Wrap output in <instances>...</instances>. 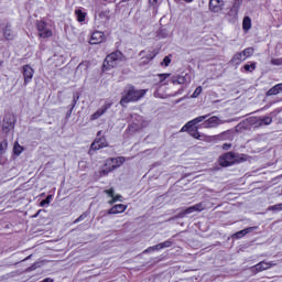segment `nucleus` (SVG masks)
Listing matches in <instances>:
<instances>
[{
  "label": "nucleus",
  "mask_w": 282,
  "mask_h": 282,
  "mask_svg": "<svg viewBox=\"0 0 282 282\" xmlns=\"http://www.w3.org/2000/svg\"><path fill=\"white\" fill-rule=\"evenodd\" d=\"M238 14H239V3L235 2L228 12V15L231 17V19H237Z\"/></svg>",
  "instance_id": "23"
},
{
  "label": "nucleus",
  "mask_w": 282,
  "mask_h": 282,
  "mask_svg": "<svg viewBox=\"0 0 282 282\" xmlns=\"http://www.w3.org/2000/svg\"><path fill=\"white\" fill-rule=\"evenodd\" d=\"M204 208H206L204 206V204L203 203H198V204H196L194 206H191V207L186 208L185 210L178 213L174 217V219H184V217H186V215H191V214L196 213V212L202 213V210H204Z\"/></svg>",
  "instance_id": "5"
},
{
  "label": "nucleus",
  "mask_w": 282,
  "mask_h": 282,
  "mask_svg": "<svg viewBox=\"0 0 282 282\" xmlns=\"http://www.w3.org/2000/svg\"><path fill=\"white\" fill-rule=\"evenodd\" d=\"M122 61H124V55L122 54V52L116 51L106 56L104 67H106L107 69L118 67V65H120Z\"/></svg>",
  "instance_id": "3"
},
{
  "label": "nucleus",
  "mask_w": 282,
  "mask_h": 282,
  "mask_svg": "<svg viewBox=\"0 0 282 282\" xmlns=\"http://www.w3.org/2000/svg\"><path fill=\"white\" fill-rule=\"evenodd\" d=\"M242 57L245 58V61L247 58H250V56H252V54H254V48L253 47H247L242 51Z\"/></svg>",
  "instance_id": "27"
},
{
  "label": "nucleus",
  "mask_w": 282,
  "mask_h": 282,
  "mask_svg": "<svg viewBox=\"0 0 282 282\" xmlns=\"http://www.w3.org/2000/svg\"><path fill=\"white\" fill-rule=\"evenodd\" d=\"M35 25H36V30L40 39H51V36L53 35V32L51 31L50 28H47V24L45 21L43 20L36 21Z\"/></svg>",
  "instance_id": "4"
},
{
  "label": "nucleus",
  "mask_w": 282,
  "mask_h": 282,
  "mask_svg": "<svg viewBox=\"0 0 282 282\" xmlns=\"http://www.w3.org/2000/svg\"><path fill=\"white\" fill-rule=\"evenodd\" d=\"M133 124H134V131H139V129H142V126L141 124H138V123H132L130 127L131 129H133Z\"/></svg>",
  "instance_id": "48"
},
{
  "label": "nucleus",
  "mask_w": 282,
  "mask_h": 282,
  "mask_svg": "<svg viewBox=\"0 0 282 282\" xmlns=\"http://www.w3.org/2000/svg\"><path fill=\"white\" fill-rule=\"evenodd\" d=\"M173 246V241L166 240L158 245L159 250H164V248H171Z\"/></svg>",
  "instance_id": "30"
},
{
  "label": "nucleus",
  "mask_w": 282,
  "mask_h": 282,
  "mask_svg": "<svg viewBox=\"0 0 282 282\" xmlns=\"http://www.w3.org/2000/svg\"><path fill=\"white\" fill-rule=\"evenodd\" d=\"M79 96L78 95H74V97H73V101H72V104L68 106V111H67V113H66V118L67 119H69V118H72V112L74 111V107H76V102H78V100H79Z\"/></svg>",
  "instance_id": "22"
},
{
  "label": "nucleus",
  "mask_w": 282,
  "mask_h": 282,
  "mask_svg": "<svg viewBox=\"0 0 282 282\" xmlns=\"http://www.w3.org/2000/svg\"><path fill=\"white\" fill-rule=\"evenodd\" d=\"M120 197L122 196H112V199L109 202V204H116V202H120Z\"/></svg>",
  "instance_id": "47"
},
{
  "label": "nucleus",
  "mask_w": 282,
  "mask_h": 282,
  "mask_svg": "<svg viewBox=\"0 0 282 282\" xmlns=\"http://www.w3.org/2000/svg\"><path fill=\"white\" fill-rule=\"evenodd\" d=\"M210 115H204V116H199L196 117L195 119L188 121L182 129V132L188 131V133H191V130L193 129V127H195V124H199V122H204L206 120V118H209Z\"/></svg>",
  "instance_id": "7"
},
{
  "label": "nucleus",
  "mask_w": 282,
  "mask_h": 282,
  "mask_svg": "<svg viewBox=\"0 0 282 282\" xmlns=\"http://www.w3.org/2000/svg\"><path fill=\"white\" fill-rule=\"evenodd\" d=\"M6 149H8V141H2L0 143V155H3V153H6Z\"/></svg>",
  "instance_id": "35"
},
{
  "label": "nucleus",
  "mask_w": 282,
  "mask_h": 282,
  "mask_svg": "<svg viewBox=\"0 0 282 282\" xmlns=\"http://www.w3.org/2000/svg\"><path fill=\"white\" fill-rule=\"evenodd\" d=\"M161 65H164L165 67H169L171 65V57L170 56H165L163 58V62H161Z\"/></svg>",
  "instance_id": "40"
},
{
  "label": "nucleus",
  "mask_w": 282,
  "mask_h": 282,
  "mask_svg": "<svg viewBox=\"0 0 282 282\" xmlns=\"http://www.w3.org/2000/svg\"><path fill=\"white\" fill-rule=\"evenodd\" d=\"M250 28H252V20L250 19V17H245L242 20V30H245V32H248Z\"/></svg>",
  "instance_id": "24"
},
{
  "label": "nucleus",
  "mask_w": 282,
  "mask_h": 282,
  "mask_svg": "<svg viewBox=\"0 0 282 282\" xmlns=\"http://www.w3.org/2000/svg\"><path fill=\"white\" fill-rule=\"evenodd\" d=\"M87 219V213L82 214L77 219L74 220V224H79V221H85Z\"/></svg>",
  "instance_id": "39"
},
{
  "label": "nucleus",
  "mask_w": 282,
  "mask_h": 282,
  "mask_svg": "<svg viewBox=\"0 0 282 282\" xmlns=\"http://www.w3.org/2000/svg\"><path fill=\"white\" fill-rule=\"evenodd\" d=\"M36 268H41V262H35L29 268V272H33Z\"/></svg>",
  "instance_id": "43"
},
{
  "label": "nucleus",
  "mask_w": 282,
  "mask_h": 282,
  "mask_svg": "<svg viewBox=\"0 0 282 282\" xmlns=\"http://www.w3.org/2000/svg\"><path fill=\"white\" fill-rule=\"evenodd\" d=\"M124 210H127V206L124 204H118L108 210V215H119V213H124Z\"/></svg>",
  "instance_id": "14"
},
{
  "label": "nucleus",
  "mask_w": 282,
  "mask_h": 282,
  "mask_svg": "<svg viewBox=\"0 0 282 282\" xmlns=\"http://www.w3.org/2000/svg\"><path fill=\"white\" fill-rule=\"evenodd\" d=\"M160 34L162 35L163 39H166L169 34L166 33V30L162 29Z\"/></svg>",
  "instance_id": "49"
},
{
  "label": "nucleus",
  "mask_w": 282,
  "mask_h": 282,
  "mask_svg": "<svg viewBox=\"0 0 282 282\" xmlns=\"http://www.w3.org/2000/svg\"><path fill=\"white\" fill-rule=\"evenodd\" d=\"M101 133H102V131H98V132H97V135L100 137Z\"/></svg>",
  "instance_id": "54"
},
{
  "label": "nucleus",
  "mask_w": 282,
  "mask_h": 282,
  "mask_svg": "<svg viewBox=\"0 0 282 282\" xmlns=\"http://www.w3.org/2000/svg\"><path fill=\"white\" fill-rule=\"evenodd\" d=\"M145 95V89H137L133 85H128L122 91L120 105L121 107H127L129 102H138V100L144 98Z\"/></svg>",
  "instance_id": "1"
},
{
  "label": "nucleus",
  "mask_w": 282,
  "mask_h": 282,
  "mask_svg": "<svg viewBox=\"0 0 282 282\" xmlns=\"http://www.w3.org/2000/svg\"><path fill=\"white\" fill-rule=\"evenodd\" d=\"M197 129L198 128L192 127V129H189V135H192V138H195V140H204V134H199V131Z\"/></svg>",
  "instance_id": "25"
},
{
  "label": "nucleus",
  "mask_w": 282,
  "mask_h": 282,
  "mask_svg": "<svg viewBox=\"0 0 282 282\" xmlns=\"http://www.w3.org/2000/svg\"><path fill=\"white\" fill-rule=\"evenodd\" d=\"M12 129H14V121H12V119L4 118L2 122V131H4V133H10Z\"/></svg>",
  "instance_id": "15"
},
{
  "label": "nucleus",
  "mask_w": 282,
  "mask_h": 282,
  "mask_svg": "<svg viewBox=\"0 0 282 282\" xmlns=\"http://www.w3.org/2000/svg\"><path fill=\"white\" fill-rule=\"evenodd\" d=\"M248 129V126H246V122H240L236 126V131L238 133H243Z\"/></svg>",
  "instance_id": "31"
},
{
  "label": "nucleus",
  "mask_w": 282,
  "mask_h": 282,
  "mask_svg": "<svg viewBox=\"0 0 282 282\" xmlns=\"http://www.w3.org/2000/svg\"><path fill=\"white\" fill-rule=\"evenodd\" d=\"M24 149L19 142H15L13 145V153L14 155H21L23 153Z\"/></svg>",
  "instance_id": "28"
},
{
  "label": "nucleus",
  "mask_w": 282,
  "mask_h": 282,
  "mask_svg": "<svg viewBox=\"0 0 282 282\" xmlns=\"http://www.w3.org/2000/svg\"><path fill=\"white\" fill-rule=\"evenodd\" d=\"M158 250H160V248L158 247V245H155V246H152V247H149L148 249H145V250L143 251V254H147V253H149V252H155V251H158Z\"/></svg>",
  "instance_id": "37"
},
{
  "label": "nucleus",
  "mask_w": 282,
  "mask_h": 282,
  "mask_svg": "<svg viewBox=\"0 0 282 282\" xmlns=\"http://www.w3.org/2000/svg\"><path fill=\"white\" fill-rule=\"evenodd\" d=\"M51 200H52V195H48V196H46L45 199H42V200L40 202V206H41V207L47 206V205H50Z\"/></svg>",
  "instance_id": "34"
},
{
  "label": "nucleus",
  "mask_w": 282,
  "mask_h": 282,
  "mask_svg": "<svg viewBox=\"0 0 282 282\" xmlns=\"http://www.w3.org/2000/svg\"><path fill=\"white\" fill-rule=\"evenodd\" d=\"M42 282H54L52 278H45Z\"/></svg>",
  "instance_id": "51"
},
{
  "label": "nucleus",
  "mask_w": 282,
  "mask_h": 282,
  "mask_svg": "<svg viewBox=\"0 0 282 282\" xmlns=\"http://www.w3.org/2000/svg\"><path fill=\"white\" fill-rule=\"evenodd\" d=\"M279 94H282V83L276 84L267 91V96H279Z\"/></svg>",
  "instance_id": "18"
},
{
  "label": "nucleus",
  "mask_w": 282,
  "mask_h": 282,
  "mask_svg": "<svg viewBox=\"0 0 282 282\" xmlns=\"http://www.w3.org/2000/svg\"><path fill=\"white\" fill-rule=\"evenodd\" d=\"M111 171H116V169L112 167V165H108L107 160H106V163L99 171V175H100V177H105V176H107V174L111 173Z\"/></svg>",
  "instance_id": "19"
},
{
  "label": "nucleus",
  "mask_w": 282,
  "mask_h": 282,
  "mask_svg": "<svg viewBox=\"0 0 282 282\" xmlns=\"http://www.w3.org/2000/svg\"><path fill=\"white\" fill-rule=\"evenodd\" d=\"M3 36L7 39V41H13L14 40V33H12V26L10 24H7L3 30Z\"/></svg>",
  "instance_id": "20"
},
{
  "label": "nucleus",
  "mask_w": 282,
  "mask_h": 282,
  "mask_svg": "<svg viewBox=\"0 0 282 282\" xmlns=\"http://www.w3.org/2000/svg\"><path fill=\"white\" fill-rule=\"evenodd\" d=\"M104 193H105L106 195H108V197H113L115 191H113V188H110V189L104 191Z\"/></svg>",
  "instance_id": "45"
},
{
  "label": "nucleus",
  "mask_w": 282,
  "mask_h": 282,
  "mask_svg": "<svg viewBox=\"0 0 282 282\" xmlns=\"http://www.w3.org/2000/svg\"><path fill=\"white\" fill-rule=\"evenodd\" d=\"M209 10L212 12H221L224 10V0H209Z\"/></svg>",
  "instance_id": "12"
},
{
  "label": "nucleus",
  "mask_w": 282,
  "mask_h": 282,
  "mask_svg": "<svg viewBox=\"0 0 282 282\" xmlns=\"http://www.w3.org/2000/svg\"><path fill=\"white\" fill-rule=\"evenodd\" d=\"M243 61H246V58L243 57V53H236L230 63L231 65H241V63H243Z\"/></svg>",
  "instance_id": "21"
},
{
  "label": "nucleus",
  "mask_w": 282,
  "mask_h": 282,
  "mask_svg": "<svg viewBox=\"0 0 282 282\" xmlns=\"http://www.w3.org/2000/svg\"><path fill=\"white\" fill-rule=\"evenodd\" d=\"M254 230H257V227H248V228H246V229H242V230H240V231H237V232L234 235V237H235L236 239H242V237H246V235H249V232H252V231H254Z\"/></svg>",
  "instance_id": "17"
},
{
  "label": "nucleus",
  "mask_w": 282,
  "mask_h": 282,
  "mask_svg": "<svg viewBox=\"0 0 282 282\" xmlns=\"http://www.w3.org/2000/svg\"><path fill=\"white\" fill-rule=\"evenodd\" d=\"M259 122L260 124H265V126L272 124V117L270 116L260 117Z\"/></svg>",
  "instance_id": "29"
},
{
  "label": "nucleus",
  "mask_w": 282,
  "mask_h": 282,
  "mask_svg": "<svg viewBox=\"0 0 282 282\" xmlns=\"http://www.w3.org/2000/svg\"><path fill=\"white\" fill-rule=\"evenodd\" d=\"M202 91H203L202 86H198V87L194 90V93H193V95H192V98H197V97L202 94Z\"/></svg>",
  "instance_id": "38"
},
{
  "label": "nucleus",
  "mask_w": 282,
  "mask_h": 282,
  "mask_svg": "<svg viewBox=\"0 0 282 282\" xmlns=\"http://www.w3.org/2000/svg\"><path fill=\"white\" fill-rule=\"evenodd\" d=\"M102 41H105V33L96 31L91 34L89 43L90 45H98L102 43Z\"/></svg>",
  "instance_id": "10"
},
{
  "label": "nucleus",
  "mask_w": 282,
  "mask_h": 282,
  "mask_svg": "<svg viewBox=\"0 0 282 282\" xmlns=\"http://www.w3.org/2000/svg\"><path fill=\"white\" fill-rule=\"evenodd\" d=\"M169 76H171V74H159V80L160 83H163L166 78H169Z\"/></svg>",
  "instance_id": "42"
},
{
  "label": "nucleus",
  "mask_w": 282,
  "mask_h": 282,
  "mask_svg": "<svg viewBox=\"0 0 282 282\" xmlns=\"http://www.w3.org/2000/svg\"><path fill=\"white\" fill-rule=\"evenodd\" d=\"M100 149H102V148L100 147V143H98V142H96V141H94V142L91 143V145H90V151H100Z\"/></svg>",
  "instance_id": "36"
},
{
  "label": "nucleus",
  "mask_w": 282,
  "mask_h": 282,
  "mask_svg": "<svg viewBox=\"0 0 282 282\" xmlns=\"http://www.w3.org/2000/svg\"><path fill=\"white\" fill-rule=\"evenodd\" d=\"M221 124V120L218 117L206 118L200 124V129H215Z\"/></svg>",
  "instance_id": "6"
},
{
  "label": "nucleus",
  "mask_w": 282,
  "mask_h": 282,
  "mask_svg": "<svg viewBox=\"0 0 282 282\" xmlns=\"http://www.w3.org/2000/svg\"><path fill=\"white\" fill-rule=\"evenodd\" d=\"M273 265L274 264H272V262L261 261L258 264H256L253 268L256 272H263V270H270V268H272Z\"/></svg>",
  "instance_id": "16"
},
{
  "label": "nucleus",
  "mask_w": 282,
  "mask_h": 282,
  "mask_svg": "<svg viewBox=\"0 0 282 282\" xmlns=\"http://www.w3.org/2000/svg\"><path fill=\"white\" fill-rule=\"evenodd\" d=\"M191 83V75H178L176 79H173V85H188Z\"/></svg>",
  "instance_id": "13"
},
{
  "label": "nucleus",
  "mask_w": 282,
  "mask_h": 282,
  "mask_svg": "<svg viewBox=\"0 0 282 282\" xmlns=\"http://www.w3.org/2000/svg\"><path fill=\"white\" fill-rule=\"evenodd\" d=\"M75 14H76L77 21L79 23H83V21H85L86 17H87V13L83 12L82 9H76L75 10Z\"/></svg>",
  "instance_id": "26"
},
{
  "label": "nucleus",
  "mask_w": 282,
  "mask_h": 282,
  "mask_svg": "<svg viewBox=\"0 0 282 282\" xmlns=\"http://www.w3.org/2000/svg\"><path fill=\"white\" fill-rule=\"evenodd\" d=\"M271 65L281 66L282 65V57L271 59Z\"/></svg>",
  "instance_id": "41"
},
{
  "label": "nucleus",
  "mask_w": 282,
  "mask_h": 282,
  "mask_svg": "<svg viewBox=\"0 0 282 282\" xmlns=\"http://www.w3.org/2000/svg\"><path fill=\"white\" fill-rule=\"evenodd\" d=\"M22 76L24 78V85H29V83H32V78H34V68L30 65H24L22 67Z\"/></svg>",
  "instance_id": "8"
},
{
  "label": "nucleus",
  "mask_w": 282,
  "mask_h": 282,
  "mask_svg": "<svg viewBox=\"0 0 282 282\" xmlns=\"http://www.w3.org/2000/svg\"><path fill=\"white\" fill-rule=\"evenodd\" d=\"M83 63H80L79 65H78V67H77V69H80V67H83Z\"/></svg>",
  "instance_id": "52"
},
{
  "label": "nucleus",
  "mask_w": 282,
  "mask_h": 282,
  "mask_svg": "<svg viewBox=\"0 0 282 282\" xmlns=\"http://www.w3.org/2000/svg\"><path fill=\"white\" fill-rule=\"evenodd\" d=\"M243 69L245 72H254L257 69V63L246 64Z\"/></svg>",
  "instance_id": "33"
},
{
  "label": "nucleus",
  "mask_w": 282,
  "mask_h": 282,
  "mask_svg": "<svg viewBox=\"0 0 282 282\" xmlns=\"http://www.w3.org/2000/svg\"><path fill=\"white\" fill-rule=\"evenodd\" d=\"M95 142H98L101 149L109 147V143H107V139H105V137L96 139Z\"/></svg>",
  "instance_id": "32"
},
{
  "label": "nucleus",
  "mask_w": 282,
  "mask_h": 282,
  "mask_svg": "<svg viewBox=\"0 0 282 282\" xmlns=\"http://www.w3.org/2000/svg\"><path fill=\"white\" fill-rule=\"evenodd\" d=\"M37 215H41V209L34 215V217H36Z\"/></svg>",
  "instance_id": "53"
},
{
  "label": "nucleus",
  "mask_w": 282,
  "mask_h": 282,
  "mask_svg": "<svg viewBox=\"0 0 282 282\" xmlns=\"http://www.w3.org/2000/svg\"><path fill=\"white\" fill-rule=\"evenodd\" d=\"M230 147H232V144H230V143L223 144L224 151H228V149H230Z\"/></svg>",
  "instance_id": "50"
},
{
  "label": "nucleus",
  "mask_w": 282,
  "mask_h": 282,
  "mask_svg": "<svg viewBox=\"0 0 282 282\" xmlns=\"http://www.w3.org/2000/svg\"><path fill=\"white\" fill-rule=\"evenodd\" d=\"M241 162H246L245 154L226 152L219 156V164L220 166H224V167L234 166V164H241Z\"/></svg>",
  "instance_id": "2"
},
{
  "label": "nucleus",
  "mask_w": 282,
  "mask_h": 282,
  "mask_svg": "<svg viewBox=\"0 0 282 282\" xmlns=\"http://www.w3.org/2000/svg\"><path fill=\"white\" fill-rule=\"evenodd\" d=\"M112 102L106 101L105 105H102L95 113L90 116V120H98V118H101V116H105L109 109H111Z\"/></svg>",
  "instance_id": "9"
},
{
  "label": "nucleus",
  "mask_w": 282,
  "mask_h": 282,
  "mask_svg": "<svg viewBox=\"0 0 282 282\" xmlns=\"http://www.w3.org/2000/svg\"><path fill=\"white\" fill-rule=\"evenodd\" d=\"M124 164V158L118 156V158H110L107 160V165L112 166L115 170L119 169V166H122Z\"/></svg>",
  "instance_id": "11"
},
{
  "label": "nucleus",
  "mask_w": 282,
  "mask_h": 282,
  "mask_svg": "<svg viewBox=\"0 0 282 282\" xmlns=\"http://www.w3.org/2000/svg\"><path fill=\"white\" fill-rule=\"evenodd\" d=\"M149 6L153 8V10L158 9V0H149Z\"/></svg>",
  "instance_id": "44"
},
{
  "label": "nucleus",
  "mask_w": 282,
  "mask_h": 282,
  "mask_svg": "<svg viewBox=\"0 0 282 282\" xmlns=\"http://www.w3.org/2000/svg\"><path fill=\"white\" fill-rule=\"evenodd\" d=\"M269 210H282V204L271 206V207L269 208Z\"/></svg>",
  "instance_id": "46"
},
{
  "label": "nucleus",
  "mask_w": 282,
  "mask_h": 282,
  "mask_svg": "<svg viewBox=\"0 0 282 282\" xmlns=\"http://www.w3.org/2000/svg\"><path fill=\"white\" fill-rule=\"evenodd\" d=\"M1 65H3V62H0V67H1Z\"/></svg>",
  "instance_id": "55"
}]
</instances>
